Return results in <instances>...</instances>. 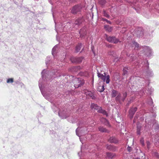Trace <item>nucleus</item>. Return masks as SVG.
<instances>
[{"mask_svg":"<svg viewBox=\"0 0 159 159\" xmlns=\"http://www.w3.org/2000/svg\"><path fill=\"white\" fill-rule=\"evenodd\" d=\"M83 57H77V61L76 63H80L82 62V60L83 59Z\"/></svg>","mask_w":159,"mask_h":159,"instance_id":"7c9ffc66","label":"nucleus"},{"mask_svg":"<svg viewBox=\"0 0 159 159\" xmlns=\"http://www.w3.org/2000/svg\"><path fill=\"white\" fill-rule=\"evenodd\" d=\"M135 80H136V81L137 82V83L139 84H141L142 82L141 81H144V79L142 77H139L137 76H135ZM144 83L143 82L142 83V84H144Z\"/></svg>","mask_w":159,"mask_h":159,"instance_id":"9d476101","label":"nucleus"},{"mask_svg":"<svg viewBox=\"0 0 159 159\" xmlns=\"http://www.w3.org/2000/svg\"><path fill=\"white\" fill-rule=\"evenodd\" d=\"M100 120L105 125L109 124V122L105 118H102Z\"/></svg>","mask_w":159,"mask_h":159,"instance_id":"f3484780","label":"nucleus"},{"mask_svg":"<svg viewBox=\"0 0 159 159\" xmlns=\"http://www.w3.org/2000/svg\"><path fill=\"white\" fill-rule=\"evenodd\" d=\"M106 22H107V23H109V24H111V22L110 21H109V20H107L106 21Z\"/></svg>","mask_w":159,"mask_h":159,"instance_id":"8fccbe9b","label":"nucleus"},{"mask_svg":"<svg viewBox=\"0 0 159 159\" xmlns=\"http://www.w3.org/2000/svg\"><path fill=\"white\" fill-rule=\"evenodd\" d=\"M107 148L110 150L113 151L114 150L113 147L111 145H107Z\"/></svg>","mask_w":159,"mask_h":159,"instance_id":"c85d7f7f","label":"nucleus"},{"mask_svg":"<svg viewBox=\"0 0 159 159\" xmlns=\"http://www.w3.org/2000/svg\"><path fill=\"white\" fill-rule=\"evenodd\" d=\"M103 15L104 16L106 17H109V15L106 13L105 11H103Z\"/></svg>","mask_w":159,"mask_h":159,"instance_id":"ea45409f","label":"nucleus"},{"mask_svg":"<svg viewBox=\"0 0 159 159\" xmlns=\"http://www.w3.org/2000/svg\"><path fill=\"white\" fill-rule=\"evenodd\" d=\"M98 112L99 113H102L104 115H105L106 116H108V114L107 112L105 110L102 109L101 107L100 109L98 111Z\"/></svg>","mask_w":159,"mask_h":159,"instance_id":"2eb2a0df","label":"nucleus"},{"mask_svg":"<svg viewBox=\"0 0 159 159\" xmlns=\"http://www.w3.org/2000/svg\"><path fill=\"white\" fill-rule=\"evenodd\" d=\"M102 20L103 21H106L107 20V19L105 18H103Z\"/></svg>","mask_w":159,"mask_h":159,"instance_id":"603ef678","label":"nucleus"},{"mask_svg":"<svg viewBox=\"0 0 159 159\" xmlns=\"http://www.w3.org/2000/svg\"><path fill=\"white\" fill-rule=\"evenodd\" d=\"M132 46L135 47V50L142 49L143 50L144 54L146 55L148 57H150L152 55V50L149 47L147 46H139V45L135 41H133Z\"/></svg>","mask_w":159,"mask_h":159,"instance_id":"f257e3e1","label":"nucleus"},{"mask_svg":"<svg viewBox=\"0 0 159 159\" xmlns=\"http://www.w3.org/2000/svg\"><path fill=\"white\" fill-rule=\"evenodd\" d=\"M150 90H151L150 91H149V90H148L147 91L148 92L147 93V94H151L152 93V92L153 89H150Z\"/></svg>","mask_w":159,"mask_h":159,"instance_id":"c03bdc74","label":"nucleus"},{"mask_svg":"<svg viewBox=\"0 0 159 159\" xmlns=\"http://www.w3.org/2000/svg\"><path fill=\"white\" fill-rule=\"evenodd\" d=\"M149 101L148 102V104L149 105H152L153 104V102L152 99H149Z\"/></svg>","mask_w":159,"mask_h":159,"instance_id":"37998d69","label":"nucleus"},{"mask_svg":"<svg viewBox=\"0 0 159 159\" xmlns=\"http://www.w3.org/2000/svg\"><path fill=\"white\" fill-rule=\"evenodd\" d=\"M78 57H72L70 58V60L72 63H76Z\"/></svg>","mask_w":159,"mask_h":159,"instance_id":"b1692460","label":"nucleus"},{"mask_svg":"<svg viewBox=\"0 0 159 159\" xmlns=\"http://www.w3.org/2000/svg\"><path fill=\"white\" fill-rule=\"evenodd\" d=\"M86 29L85 27H83L81 29L79 32L80 37H82L84 36L86 34Z\"/></svg>","mask_w":159,"mask_h":159,"instance_id":"6e6552de","label":"nucleus"},{"mask_svg":"<svg viewBox=\"0 0 159 159\" xmlns=\"http://www.w3.org/2000/svg\"><path fill=\"white\" fill-rule=\"evenodd\" d=\"M62 27L63 28V30H62V29H60V28H59V30H58V31L61 32L63 31V30L65 31V30H66V29H66V26H64L63 25H62Z\"/></svg>","mask_w":159,"mask_h":159,"instance_id":"473e14b6","label":"nucleus"},{"mask_svg":"<svg viewBox=\"0 0 159 159\" xmlns=\"http://www.w3.org/2000/svg\"><path fill=\"white\" fill-rule=\"evenodd\" d=\"M139 65V66H142H142H143V64H142V63H141L140 64H139V63H138L137 65H136V66H137V65Z\"/></svg>","mask_w":159,"mask_h":159,"instance_id":"de8ad7c7","label":"nucleus"},{"mask_svg":"<svg viewBox=\"0 0 159 159\" xmlns=\"http://www.w3.org/2000/svg\"><path fill=\"white\" fill-rule=\"evenodd\" d=\"M129 56L130 58V60L131 61H133L134 60V58L135 59L137 57L136 55L134 54L132 55H131Z\"/></svg>","mask_w":159,"mask_h":159,"instance_id":"cd10ccee","label":"nucleus"},{"mask_svg":"<svg viewBox=\"0 0 159 159\" xmlns=\"http://www.w3.org/2000/svg\"><path fill=\"white\" fill-rule=\"evenodd\" d=\"M99 130L101 132H107V130L104 127L101 126L99 127H98Z\"/></svg>","mask_w":159,"mask_h":159,"instance_id":"412c9836","label":"nucleus"},{"mask_svg":"<svg viewBox=\"0 0 159 159\" xmlns=\"http://www.w3.org/2000/svg\"><path fill=\"white\" fill-rule=\"evenodd\" d=\"M55 29H56V32H57V33H58V30H57V29H56V28H55Z\"/></svg>","mask_w":159,"mask_h":159,"instance_id":"5fc2aeb1","label":"nucleus"},{"mask_svg":"<svg viewBox=\"0 0 159 159\" xmlns=\"http://www.w3.org/2000/svg\"><path fill=\"white\" fill-rule=\"evenodd\" d=\"M98 89L99 92H103L105 89L104 86L103 85L102 86H99Z\"/></svg>","mask_w":159,"mask_h":159,"instance_id":"c756f323","label":"nucleus"},{"mask_svg":"<svg viewBox=\"0 0 159 159\" xmlns=\"http://www.w3.org/2000/svg\"><path fill=\"white\" fill-rule=\"evenodd\" d=\"M138 118V117H137L136 116L134 118V120H133V121H134V122H135V120L136 119H137Z\"/></svg>","mask_w":159,"mask_h":159,"instance_id":"49530a36","label":"nucleus"},{"mask_svg":"<svg viewBox=\"0 0 159 159\" xmlns=\"http://www.w3.org/2000/svg\"><path fill=\"white\" fill-rule=\"evenodd\" d=\"M57 48V45H56L53 48L52 50V54L53 56H54V54L56 53V51Z\"/></svg>","mask_w":159,"mask_h":159,"instance_id":"5701e85b","label":"nucleus"},{"mask_svg":"<svg viewBox=\"0 0 159 159\" xmlns=\"http://www.w3.org/2000/svg\"><path fill=\"white\" fill-rule=\"evenodd\" d=\"M146 143H147V148L148 149H149L150 148V142H149L148 141L146 142Z\"/></svg>","mask_w":159,"mask_h":159,"instance_id":"79ce46f5","label":"nucleus"},{"mask_svg":"<svg viewBox=\"0 0 159 159\" xmlns=\"http://www.w3.org/2000/svg\"><path fill=\"white\" fill-rule=\"evenodd\" d=\"M109 142L111 143H118V141L116 138L114 137H111L108 139Z\"/></svg>","mask_w":159,"mask_h":159,"instance_id":"9b49d317","label":"nucleus"},{"mask_svg":"<svg viewBox=\"0 0 159 159\" xmlns=\"http://www.w3.org/2000/svg\"><path fill=\"white\" fill-rule=\"evenodd\" d=\"M91 107L92 108L97 110L98 111L99 110L101 107L97 105V104H92Z\"/></svg>","mask_w":159,"mask_h":159,"instance_id":"dca6fc26","label":"nucleus"},{"mask_svg":"<svg viewBox=\"0 0 159 159\" xmlns=\"http://www.w3.org/2000/svg\"><path fill=\"white\" fill-rule=\"evenodd\" d=\"M153 73H152V72L151 71V73L150 75H149V76H151L153 75Z\"/></svg>","mask_w":159,"mask_h":159,"instance_id":"3c124183","label":"nucleus"},{"mask_svg":"<svg viewBox=\"0 0 159 159\" xmlns=\"http://www.w3.org/2000/svg\"><path fill=\"white\" fill-rule=\"evenodd\" d=\"M113 54H114V52H110L109 53V55H113Z\"/></svg>","mask_w":159,"mask_h":159,"instance_id":"09e8293b","label":"nucleus"},{"mask_svg":"<svg viewBox=\"0 0 159 159\" xmlns=\"http://www.w3.org/2000/svg\"><path fill=\"white\" fill-rule=\"evenodd\" d=\"M154 123L153 124L152 127L155 130L158 129H159V125L158 124V122L156 120H155Z\"/></svg>","mask_w":159,"mask_h":159,"instance_id":"ddd939ff","label":"nucleus"},{"mask_svg":"<svg viewBox=\"0 0 159 159\" xmlns=\"http://www.w3.org/2000/svg\"><path fill=\"white\" fill-rule=\"evenodd\" d=\"M118 94V92L116 90L113 89L111 92V96L112 98L115 97Z\"/></svg>","mask_w":159,"mask_h":159,"instance_id":"a211bd4d","label":"nucleus"},{"mask_svg":"<svg viewBox=\"0 0 159 159\" xmlns=\"http://www.w3.org/2000/svg\"><path fill=\"white\" fill-rule=\"evenodd\" d=\"M82 44L81 43H79L76 47L75 48V51L76 52H78L80 51V49L81 47Z\"/></svg>","mask_w":159,"mask_h":159,"instance_id":"6ab92c4d","label":"nucleus"},{"mask_svg":"<svg viewBox=\"0 0 159 159\" xmlns=\"http://www.w3.org/2000/svg\"><path fill=\"white\" fill-rule=\"evenodd\" d=\"M144 93V90H141L139 92V94H140V96H141L142 95H143V93Z\"/></svg>","mask_w":159,"mask_h":159,"instance_id":"a18cd8bd","label":"nucleus"},{"mask_svg":"<svg viewBox=\"0 0 159 159\" xmlns=\"http://www.w3.org/2000/svg\"><path fill=\"white\" fill-rule=\"evenodd\" d=\"M44 71H45V70H44L41 73L42 75V77L43 79H44V78H45V77L47 75V74H44Z\"/></svg>","mask_w":159,"mask_h":159,"instance_id":"e433bc0d","label":"nucleus"},{"mask_svg":"<svg viewBox=\"0 0 159 159\" xmlns=\"http://www.w3.org/2000/svg\"><path fill=\"white\" fill-rule=\"evenodd\" d=\"M80 130V128H79V127H78L76 130V135L79 136L80 137V135L78 134V131H79V130Z\"/></svg>","mask_w":159,"mask_h":159,"instance_id":"4c0bfd02","label":"nucleus"},{"mask_svg":"<svg viewBox=\"0 0 159 159\" xmlns=\"http://www.w3.org/2000/svg\"><path fill=\"white\" fill-rule=\"evenodd\" d=\"M104 28L107 30L108 32H111V27H109V25H105L104 26Z\"/></svg>","mask_w":159,"mask_h":159,"instance_id":"2f4dec72","label":"nucleus"},{"mask_svg":"<svg viewBox=\"0 0 159 159\" xmlns=\"http://www.w3.org/2000/svg\"><path fill=\"white\" fill-rule=\"evenodd\" d=\"M41 93H42V95H43V96H44V95H43V92H42V91H41Z\"/></svg>","mask_w":159,"mask_h":159,"instance_id":"6e6d98bb","label":"nucleus"},{"mask_svg":"<svg viewBox=\"0 0 159 159\" xmlns=\"http://www.w3.org/2000/svg\"><path fill=\"white\" fill-rule=\"evenodd\" d=\"M97 73L98 77L103 80L104 82L106 81V83L107 84L109 83L110 76L109 75H107L105 72L103 71H101L100 73L98 71Z\"/></svg>","mask_w":159,"mask_h":159,"instance_id":"f03ea898","label":"nucleus"},{"mask_svg":"<svg viewBox=\"0 0 159 159\" xmlns=\"http://www.w3.org/2000/svg\"><path fill=\"white\" fill-rule=\"evenodd\" d=\"M83 21V19L81 18H78L75 21L74 25V26H76L75 27H77L82 23Z\"/></svg>","mask_w":159,"mask_h":159,"instance_id":"1a4fd4ad","label":"nucleus"},{"mask_svg":"<svg viewBox=\"0 0 159 159\" xmlns=\"http://www.w3.org/2000/svg\"><path fill=\"white\" fill-rule=\"evenodd\" d=\"M107 156L108 158L112 159L114 157L115 155L113 153H111L110 152H107Z\"/></svg>","mask_w":159,"mask_h":159,"instance_id":"aec40b11","label":"nucleus"},{"mask_svg":"<svg viewBox=\"0 0 159 159\" xmlns=\"http://www.w3.org/2000/svg\"><path fill=\"white\" fill-rule=\"evenodd\" d=\"M146 127H148L147 125H146Z\"/></svg>","mask_w":159,"mask_h":159,"instance_id":"13d9d810","label":"nucleus"},{"mask_svg":"<svg viewBox=\"0 0 159 159\" xmlns=\"http://www.w3.org/2000/svg\"><path fill=\"white\" fill-rule=\"evenodd\" d=\"M137 36L139 38L142 37L143 35V33L142 31H138L137 32Z\"/></svg>","mask_w":159,"mask_h":159,"instance_id":"a878e982","label":"nucleus"},{"mask_svg":"<svg viewBox=\"0 0 159 159\" xmlns=\"http://www.w3.org/2000/svg\"><path fill=\"white\" fill-rule=\"evenodd\" d=\"M13 81V78H9L7 80V83H12Z\"/></svg>","mask_w":159,"mask_h":159,"instance_id":"c9c22d12","label":"nucleus"},{"mask_svg":"<svg viewBox=\"0 0 159 159\" xmlns=\"http://www.w3.org/2000/svg\"><path fill=\"white\" fill-rule=\"evenodd\" d=\"M81 9V7L79 5H75L72 8L71 12L74 14H75L80 11Z\"/></svg>","mask_w":159,"mask_h":159,"instance_id":"20e7f679","label":"nucleus"},{"mask_svg":"<svg viewBox=\"0 0 159 159\" xmlns=\"http://www.w3.org/2000/svg\"><path fill=\"white\" fill-rule=\"evenodd\" d=\"M84 130V132H85V133H84L85 134H86L87 133V129H86V130L85 131L84 130Z\"/></svg>","mask_w":159,"mask_h":159,"instance_id":"864d4df0","label":"nucleus"},{"mask_svg":"<svg viewBox=\"0 0 159 159\" xmlns=\"http://www.w3.org/2000/svg\"><path fill=\"white\" fill-rule=\"evenodd\" d=\"M140 142L141 144L143 146H144V143L143 138H142L140 140Z\"/></svg>","mask_w":159,"mask_h":159,"instance_id":"a19ab883","label":"nucleus"},{"mask_svg":"<svg viewBox=\"0 0 159 159\" xmlns=\"http://www.w3.org/2000/svg\"><path fill=\"white\" fill-rule=\"evenodd\" d=\"M107 40L110 43H117L119 42V40L116 38L114 37H109L106 38Z\"/></svg>","mask_w":159,"mask_h":159,"instance_id":"39448f33","label":"nucleus"},{"mask_svg":"<svg viewBox=\"0 0 159 159\" xmlns=\"http://www.w3.org/2000/svg\"><path fill=\"white\" fill-rule=\"evenodd\" d=\"M73 71H77L78 70H79L80 68V67L79 66H76V67H73Z\"/></svg>","mask_w":159,"mask_h":159,"instance_id":"72a5a7b5","label":"nucleus"},{"mask_svg":"<svg viewBox=\"0 0 159 159\" xmlns=\"http://www.w3.org/2000/svg\"><path fill=\"white\" fill-rule=\"evenodd\" d=\"M127 150L129 152H130L132 151V148L131 147L128 146L127 148Z\"/></svg>","mask_w":159,"mask_h":159,"instance_id":"58836bf2","label":"nucleus"},{"mask_svg":"<svg viewBox=\"0 0 159 159\" xmlns=\"http://www.w3.org/2000/svg\"><path fill=\"white\" fill-rule=\"evenodd\" d=\"M127 96V93L126 92H125L123 93V96L121 98L122 102H123L125 100V98Z\"/></svg>","mask_w":159,"mask_h":159,"instance_id":"bb28decb","label":"nucleus"},{"mask_svg":"<svg viewBox=\"0 0 159 159\" xmlns=\"http://www.w3.org/2000/svg\"><path fill=\"white\" fill-rule=\"evenodd\" d=\"M137 108L135 107L131 108L129 111V116L131 119H132L135 112L137 111Z\"/></svg>","mask_w":159,"mask_h":159,"instance_id":"423d86ee","label":"nucleus"},{"mask_svg":"<svg viewBox=\"0 0 159 159\" xmlns=\"http://www.w3.org/2000/svg\"><path fill=\"white\" fill-rule=\"evenodd\" d=\"M99 2L102 5H103L105 3L106 1L105 0H99Z\"/></svg>","mask_w":159,"mask_h":159,"instance_id":"f704fd0d","label":"nucleus"},{"mask_svg":"<svg viewBox=\"0 0 159 159\" xmlns=\"http://www.w3.org/2000/svg\"><path fill=\"white\" fill-rule=\"evenodd\" d=\"M128 70H129L128 68L127 67H125L123 69V75H125L127 74Z\"/></svg>","mask_w":159,"mask_h":159,"instance_id":"4be33fe9","label":"nucleus"},{"mask_svg":"<svg viewBox=\"0 0 159 159\" xmlns=\"http://www.w3.org/2000/svg\"><path fill=\"white\" fill-rule=\"evenodd\" d=\"M121 94L120 93H118L117 96L116 98V101L121 103Z\"/></svg>","mask_w":159,"mask_h":159,"instance_id":"4468645a","label":"nucleus"},{"mask_svg":"<svg viewBox=\"0 0 159 159\" xmlns=\"http://www.w3.org/2000/svg\"><path fill=\"white\" fill-rule=\"evenodd\" d=\"M86 95L89 96L92 99H93L94 98V96L93 94L91 92H88V93L86 94Z\"/></svg>","mask_w":159,"mask_h":159,"instance_id":"393cba45","label":"nucleus"},{"mask_svg":"<svg viewBox=\"0 0 159 159\" xmlns=\"http://www.w3.org/2000/svg\"><path fill=\"white\" fill-rule=\"evenodd\" d=\"M137 133L138 135L140 134V130L141 127V125L139 122H137Z\"/></svg>","mask_w":159,"mask_h":159,"instance_id":"f8f14e48","label":"nucleus"},{"mask_svg":"<svg viewBox=\"0 0 159 159\" xmlns=\"http://www.w3.org/2000/svg\"><path fill=\"white\" fill-rule=\"evenodd\" d=\"M74 86L75 88L81 86L84 83V81L82 79L78 78L74 79L73 80Z\"/></svg>","mask_w":159,"mask_h":159,"instance_id":"7ed1b4c3","label":"nucleus"},{"mask_svg":"<svg viewBox=\"0 0 159 159\" xmlns=\"http://www.w3.org/2000/svg\"><path fill=\"white\" fill-rule=\"evenodd\" d=\"M70 24V23H68L67 24V26H68V25H69V24Z\"/></svg>","mask_w":159,"mask_h":159,"instance_id":"4d7b16f0","label":"nucleus"},{"mask_svg":"<svg viewBox=\"0 0 159 159\" xmlns=\"http://www.w3.org/2000/svg\"><path fill=\"white\" fill-rule=\"evenodd\" d=\"M58 115L62 119H65L69 115L67 114L66 112L65 111L63 112V113L61 112V111H59L58 113Z\"/></svg>","mask_w":159,"mask_h":159,"instance_id":"0eeeda50","label":"nucleus"}]
</instances>
